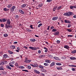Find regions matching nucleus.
I'll return each mask as SVG.
<instances>
[{
    "label": "nucleus",
    "mask_w": 76,
    "mask_h": 76,
    "mask_svg": "<svg viewBox=\"0 0 76 76\" xmlns=\"http://www.w3.org/2000/svg\"><path fill=\"white\" fill-rule=\"evenodd\" d=\"M15 9H16V7L15 6H12V7L10 8L11 12H13L14 11Z\"/></svg>",
    "instance_id": "1"
},
{
    "label": "nucleus",
    "mask_w": 76,
    "mask_h": 76,
    "mask_svg": "<svg viewBox=\"0 0 76 76\" xmlns=\"http://www.w3.org/2000/svg\"><path fill=\"white\" fill-rule=\"evenodd\" d=\"M5 28L6 29H9L10 28H12V26H10V25H7V24H6L5 25Z\"/></svg>",
    "instance_id": "2"
},
{
    "label": "nucleus",
    "mask_w": 76,
    "mask_h": 76,
    "mask_svg": "<svg viewBox=\"0 0 76 76\" xmlns=\"http://www.w3.org/2000/svg\"><path fill=\"white\" fill-rule=\"evenodd\" d=\"M4 62H7V61H4L0 62V66H3L4 64Z\"/></svg>",
    "instance_id": "3"
},
{
    "label": "nucleus",
    "mask_w": 76,
    "mask_h": 76,
    "mask_svg": "<svg viewBox=\"0 0 76 76\" xmlns=\"http://www.w3.org/2000/svg\"><path fill=\"white\" fill-rule=\"evenodd\" d=\"M11 23L10 21V19H8L7 20V25H10Z\"/></svg>",
    "instance_id": "4"
},
{
    "label": "nucleus",
    "mask_w": 76,
    "mask_h": 76,
    "mask_svg": "<svg viewBox=\"0 0 76 76\" xmlns=\"http://www.w3.org/2000/svg\"><path fill=\"white\" fill-rule=\"evenodd\" d=\"M67 13H68V17H69L70 15H71L73 14V13L71 12H68Z\"/></svg>",
    "instance_id": "5"
},
{
    "label": "nucleus",
    "mask_w": 76,
    "mask_h": 76,
    "mask_svg": "<svg viewBox=\"0 0 76 76\" xmlns=\"http://www.w3.org/2000/svg\"><path fill=\"white\" fill-rule=\"evenodd\" d=\"M55 65V62H53L51 63V64L50 65V67H52L53 66Z\"/></svg>",
    "instance_id": "6"
},
{
    "label": "nucleus",
    "mask_w": 76,
    "mask_h": 76,
    "mask_svg": "<svg viewBox=\"0 0 76 76\" xmlns=\"http://www.w3.org/2000/svg\"><path fill=\"white\" fill-rule=\"evenodd\" d=\"M59 34V32L58 31H56L53 33V34L54 35H58Z\"/></svg>",
    "instance_id": "7"
},
{
    "label": "nucleus",
    "mask_w": 76,
    "mask_h": 76,
    "mask_svg": "<svg viewBox=\"0 0 76 76\" xmlns=\"http://www.w3.org/2000/svg\"><path fill=\"white\" fill-rule=\"evenodd\" d=\"M65 23H70L71 22L69 20H64Z\"/></svg>",
    "instance_id": "8"
},
{
    "label": "nucleus",
    "mask_w": 76,
    "mask_h": 76,
    "mask_svg": "<svg viewBox=\"0 0 76 76\" xmlns=\"http://www.w3.org/2000/svg\"><path fill=\"white\" fill-rule=\"evenodd\" d=\"M58 19V17H57V16L54 17H53V18H52V20H56Z\"/></svg>",
    "instance_id": "9"
},
{
    "label": "nucleus",
    "mask_w": 76,
    "mask_h": 76,
    "mask_svg": "<svg viewBox=\"0 0 76 76\" xmlns=\"http://www.w3.org/2000/svg\"><path fill=\"white\" fill-rule=\"evenodd\" d=\"M19 12H20L21 13V14L23 15H24V14H25L24 12H23V10H19Z\"/></svg>",
    "instance_id": "10"
},
{
    "label": "nucleus",
    "mask_w": 76,
    "mask_h": 76,
    "mask_svg": "<svg viewBox=\"0 0 76 76\" xmlns=\"http://www.w3.org/2000/svg\"><path fill=\"white\" fill-rule=\"evenodd\" d=\"M64 48H66L67 49H68L69 48V47L67 45H66L64 46Z\"/></svg>",
    "instance_id": "11"
},
{
    "label": "nucleus",
    "mask_w": 76,
    "mask_h": 76,
    "mask_svg": "<svg viewBox=\"0 0 76 76\" xmlns=\"http://www.w3.org/2000/svg\"><path fill=\"white\" fill-rule=\"evenodd\" d=\"M38 49H39V48L37 47H33V50H37Z\"/></svg>",
    "instance_id": "12"
},
{
    "label": "nucleus",
    "mask_w": 76,
    "mask_h": 76,
    "mask_svg": "<svg viewBox=\"0 0 76 76\" xmlns=\"http://www.w3.org/2000/svg\"><path fill=\"white\" fill-rule=\"evenodd\" d=\"M34 71L37 74H40L39 72L38 71V70H37L34 69Z\"/></svg>",
    "instance_id": "13"
},
{
    "label": "nucleus",
    "mask_w": 76,
    "mask_h": 76,
    "mask_svg": "<svg viewBox=\"0 0 76 76\" xmlns=\"http://www.w3.org/2000/svg\"><path fill=\"white\" fill-rule=\"evenodd\" d=\"M70 59L71 60H76V58L75 57H71L70 58Z\"/></svg>",
    "instance_id": "14"
},
{
    "label": "nucleus",
    "mask_w": 76,
    "mask_h": 76,
    "mask_svg": "<svg viewBox=\"0 0 76 76\" xmlns=\"http://www.w3.org/2000/svg\"><path fill=\"white\" fill-rule=\"evenodd\" d=\"M8 57V56L7 54H4L3 55V57L4 58H6Z\"/></svg>",
    "instance_id": "15"
},
{
    "label": "nucleus",
    "mask_w": 76,
    "mask_h": 76,
    "mask_svg": "<svg viewBox=\"0 0 76 76\" xmlns=\"http://www.w3.org/2000/svg\"><path fill=\"white\" fill-rule=\"evenodd\" d=\"M43 6V4L40 3V4H39L38 5V7L39 8H40L42 7Z\"/></svg>",
    "instance_id": "16"
},
{
    "label": "nucleus",
    "mask_w": 76,
    "mask_h": 76,
    "mask_svg": "<svg viewBox=\"0 0 76 76\" xmlns=\"http://www.w3.org/2000/svg\"><path fill=\"white\" fill-rule=\"evenodd\" d=\"M57 7V6H56L54 7H53V12H54L55 11V10H56Z\"/></svg>",
    "instance_id": "17"
},
{
    "label": "nucleus",
    "mask_w": 76,
    "mask_h": 76,
    "mask_svg": "<svg viewBox=\"0 0 76 76\" xmlns=\"http://www.w3.org/2000/svg\"><path fill=\"white\" fill-rule=\"evenodd\" d=\"M53 58H54L55 60H56L58 61L59 60V59L57 57L55 56L53 57Z\"/></svg>",
    "instance_id": "18"
},
{
    "label": "nucleus",
    "mask_w": 76,
    "mask_h": 76,
    "mask_svg": "<svg viewBox=\"0 0 76 76\" xmlns=\"http://www.w3.org/2000/svg\"><path fill=\"white\" fill-rule=\"evenodd\" d=\"M45 62L47 63H51V61L50 60H45Z\"/></svg>",
    "instance_id": "19"
},
{
    "label": "nucleus",
    "mask_w": 76,
    "mask_h": 76,
    "mask_svg": "<svg viewBox=\"0 0 76 76\" xmlns=\"http://www.w3.org/2000/svg\"><path fill=\"white\" fill-rule=\"evenodd\" d=\"M7 68V69H9L10 70H11L12 69V68H11L9 66H6Z\"/></svg>",
    "instance_id": "20"
},
{
    "label": "nucleus",
    "mask_w": 76,
    "mask_h": 76,
    "mask_svg": "<svg viewBox=\"0 0 76 76\" xmlns=\"http://www.w3.org/2000/svg\"><path fill=\"white\" fill-rule=\"evenodd\" d=\"M10 48L12 49H14L15 48V46L14 45L11 46H10Z\"/></svg>",
    "instance_id": "21"
},
{
    "label": "nucleus",
    "mask_w": 76,
    "mask_h": 76,
    "mask_svg": "<svg viewBox=\"0 0 76 76\" xmlns=\"http://www.w3.org/2000/svg\"><path fill=\"white\" fill-rule=\"evenodd\" d=\"M38 67H39L40 69H43L44 68V67L42 66L41 65H39Z\"/></svg>",
    "instance_id": "22"
},
{
    "label": "nucleus",
    "mask_w": 76,
    "mask_h": 76,
    "mask_svg": "<svg viewBox=\"0 0 76 76\" xmlns=\"http://www.w3.org/2000/svg\"><path fill=\"white\" fill-rule=\"evenodd\" d=\"M61 6H59V7H57V10H59V9H61Z\"/></svg>",
    "instance_id": "23"
},
{
    "label": "nucleus",
    "mask_w": 76,
    "mask_h": 76,
    "mask_svg": "<svg viewBox=\"0 0 76 76\" xmlns=\"http://www.w3.org/2000/svg\"><path fill=\"white\" fill-rule=\"evenodd\" d=\"M49 57L50 58H53V56L51 55H48Z\"/></svg>",
    "instance_id": "24"
},
{
    "label": "nucleus",
    "mask_w": 76,
    "mask_h": 76,
    "mask_svg": "<svg viewBox=\"0 0 76 76\" xmlns=\"http://www.w3.org/2000/svg\"><path fill=\"white\" fill-rule=\"evenodd\" d=\"M35 39H30V41H31L32 42H34L35 41Z\"/></svg>",
    "instance_id": "25"
},
{
    "label": "nucleus",
    "mask_w": 76,
    "mask_h": 76,
    "mask_svg": "<svg viewBox=\"0 0 76 76\" xmlns=\"http://www.w3.org/2000/svg\"><path fill=\"white\" fill-rule=\"evenodd\" d=\"M57 31V30L56 29H53L52 30V31L53 32H56Z\"/></svg>",
    "instance_id": "26"
},
{
    "label": "nucleus",
    "mask_w": 76,
    "mask_h": 76,
    "mask_svg": "<svg viewBox=\"0 0 76 76\" xmlns=\"http://www.w3.org/2000/svg\"><path fill=\"white\" fill-rule=\"evenodd\" d=\"M70 8L71 9L73 10L75 8V6H71L70 7Z\"/></svg>",
    "instance_id": "27"
},
{
    "label": "nucleus",
    "mask_w": 76,
    "mask_h": 76,
    "mask_svg": "<svg viewBox=\"0 0 76 76\" xmlns=\"http://www.w3.org/2000/svg\"><path fill=\"white\" fill-rule=\"evenodd\" d=\"M72 53L73 54H74L76 53V50H74L73 51H72Z\"/></svg>",
    "instance_id": "28"
},
{
    "label": "nucleus",
    "mask_w": 76,
    "mask_h": 76,
    "mask_svg": "<svg viewBox=\"0 0 76 76\" xmlns=\"http://www.w3.org/2000/svg\"><path fill=\"white\" fill-rule=\"evenodd\" d=\"M0 70H4L3 66H1L0 67Z\"/></svg>",
    "instance_id": "29"
},
{
    "label": "nucleus",
    "mask_w": 76,
    "mask_h": 76,
    "mask_svg": "<svg viewBox=\"0 0 76 76\" xmlns=\"http://www.w3.org/2000/svg\"><path fill=\"white\" fill-rule=\"evenodd\" d=\"M67 31H68L69 32H71L72 31V30L71 29H67Z\"/></svg>",
    "instance_id": "30"
},
{
    "label": "nucleus",
    "mask_w": 76,
    "mask_h": 76,
    "mask_svg": "<svg viewBox=\"0 0 76 76\" xmlns=\"http://www.w3.org/2000/svg\"><path fill=\"white\" fill-rule=\"evenodd\" d=\"M17 49L18 50H15V51H16L17 52H19V51L20 50V48H17Z\"/></svg>",
    "instance_id": "31"
},
{
    "label": "nucleus",
    "mask_w": 76,
    "mask_h": 76,
    "mask_svg": "<svg viewBox=\"0 0 76 76\" xmlns=\"http://www.w3.org/2000/svg\"><path fill=\"white\" fill-rule=\"evenodd\" d=\"M12 6V4L8 5L7 6V7L8 8H10Z\"/></svg>",
    "instance_id": "32"
},
{
    "label": "nucleus",
    "mask_w": 76,
    "mask_h": 76,
    "mask_svg": "<svg viewBox=\"0 0 76 76\" xmlns=\"http://www.w3.org/2000/svg\"><path fill=\"white\" fill-rule=\"evenodd\" d=\"M42 23H40L38 25V26H37V27L39 28H40V26H42Z\"/></svg>",
    "instance_id": "33"
},
{
    "label": "nucleus",
    "mask_w": 76,
    "mask_h": 76,
    "mask_svg": "<svg viewBox=\"0 0 76 76\" xmlns=\"http://www.w3.org/2000/svg\"><path fill=\"white\" fill-rule=\"evenodd\" d=\"M8 52L10 54H13V52L12 51H10V50L8 51Z\"/></svg>",
    "instance_id": "34"
},
{
    "label": "nucleus",
    "mask_w": 76,
    "mask_h": 76,
    "mask_svg": "<svg viewBox=\"0 0 76 76\" xmlns=\"http://www.w3.org/2000/svg\"><path fill=\"white\" fill-rule=\"evenodd\" d=\"M19 68L20 69H25V67L23 66H20L19 67Z\"/></svg>",
    "instance_id": "35"
},
{
    "label": "nucleus",
    "mask_w": 76,
    "mask_h": 76,
    "mask_svg": "<svg viewBox=\"0 0 76 76\" xmlns=\"http://www.w3.org/2000/svg\"><path fill=\"white\" fill-rule=\"evenodd\" d=\"M66 57L64 56H63L61 57V59L64 60H65L66 59Z\"/></svg>",
    "instance_id": "36"
},
{
    "label": "nucleus",
    "mask_w": 76,
    "mask_h": 76,
    "mask_svg": "<svg viewBox=\"0 0 76 76\" xmlns=\"http://www.w3.org/2000/svg\"><path fill=\"white\" fill-rule=\"evenodd\" d=\"M57 68L58 70H62V67H57Z\"/></svg>",
    "instance_id": "37"
},
{
    "label": "nucleus",
    "mask_w": 76,
    "mask_h": 76,
    "mask_svg": "<svg viewBox=\"0 0 76 76\" xmlns=\"http://www.w3.org/2000/svg\"><path fill=\"white\" fill-rule=\"evenodd\" d=\"M3 10L4 11L6 12L8 10H9V9H7V8H4Z\"/></svg>",
    "instance_id": "38"
},
{
    "label": "nucleus",
    "mask_w": 76,
    "mask_h": 76,
    "mask_svg": "<svg viewBox=\"0 0 76 76\" xmlns=\"http://www.w3.org/2000/svg\"><path fill=\"white\" fill-rule=\"evenodd\" d=\"M21 7H23V8L25 7H26V5L25 4H23L21 6Z\"/></svg>",
    "instance_id": "39"
},
{
    "label": "nucleus",
    "mask_w": 76,
    "mask_h": 76,
    "mask_svg": "<svg viewBox=\"0 0 76 76\" xmlns=\"http://www.w3.org/2000/svg\"><path fill=\"white\" fill-rule=\"evenodd\" d=\"M37 53H38L39 54H40L41 53V50H39L37 51Z\"/></svg>",
    "instance_id": "40"
},
{
    "label": "nucleus",
    "mask_w": 76,
    "mask_h": 76,
    "mask_svg": "<svg viewBox=\"0 0 76 76\" xmlns=\"http://www.w3.org/2000/svg\"><path fill=\"white\" fill-rule=\"evenodd\" d=\"M56 64L58 66H61V64L60 63H57Z\"/></svg>",
    "instance_id": "41"
},
{
    "label": "nucleus",
    "mask_w": 76,
    "mask_h": 76,
    "mask_svg": "<svg viewBox=\"0 0 76 76\" xmlns=\"http://www.w3.org/2000/svg\"><path fill=\"white\" fill-rule=\"evenodd\" d=\"M33 25L32 24H31L29 26V27L30 28H31V29H34V28H33Z\"/></svg>",
    "instance_id": "42"
},
{
    "label": "nucleus",
    "mask_w": 76,
    "mask_h": 76,
    "mask_svg": "<svg viewBox=\"0 0 76 76\" xmlns=\"http://www.w3.org/2000/svg\"><path fill=\"white\" fill-rule=\"evenodd\" d=\"M64 16H68V14L67 13V12L65 13L64 14Z\"/></svg>",
    "instance_id": "43"
},
{
    "label": "nucleus",
    "mask_w": 76,
    "mask_h": 76,
    "mask_svg": "<svg viewBox=\"0 0 76 76\" xmlns=\"http://www.w3.org/2000/svg\"><path fill=\"white\" fill-rule=\"evenodd\" d=\"M69 66L70 67H76V66L73 65H69Z\"/></svg>",
    "instance_id": "44"
},
{
    "label": "nucleus",
    "mask_w": 76,
    "mask_h": 76,
    "mask_svg": "<svg viewBox=\"0 0 76 76\" xmlns=\"http://www.w3.org/2000/svg\"><path fill=\"white\" fill-rule=\"evenodd\" d=\"M15 61H12V62H10L9 63L10 64H13L15 63Z\"/></svg>",
    "instance_id": "45"
},
{
    "label": "nucleus",
    "mask_w": 76,
    "mask_h": 76,
    "mask_svg": "<svg viewBox=\"0 0 76 76\" xmlns=\"http://www.w3.org/2000/svg\"><path fill=\"white\" fill-rule=\"evenodd\" d=\"M22 71H24V72H29V71H28V70H23V69H22Z\"/></svg>",
    "instance_id": "46"
},
{
    "label": "nucleus",
    "mask_w": 76,
    "mask_h": 76,
    "mask_svg": "<svg viewBox=\"0 0 76 76\" xmlns=\"http://www.w3.org/2000/svg\"><path fill=\"white\" fill-rule=\"evenodd\" d=\"M8 35L7 34H4V37H8Z\"/></svg>",
    "instance_id": "47"
},
{
    "label": "nucleus",
    "mask_w": 76,
    "mask_h": 76,
    "mask_svg": "<svg viewBox=\"0 0 76 76\" xmlns=\"http://www.w3.org/2000/svg\"><path fill=\"white\" fill-rule=\"evenodd\" d=\"M15 65L16 67H18L19 66V65H18V64L16 62L15 64Z\"/></svg>",
    "instance_id": "48"
},
{
    "label": "nucleus",
    "mask_w": 76,
    "mask_h": 76,
    "mask_svg": "<svg viewBox=\"0 0 76 76\" xmlns=\"http://www.w3.org/2000/svg\"><path fill=\"white\" fill-rule=\"evenodd\" d=\"M30 66H32V67H36L34 65H33L32 64H30Z\"/></svg>",
    "instance_id": "49"
},
{
    "label": "nucleus",
    "mask_w": 76,
    "mask_h": 76,
    "mask_svg": "<svg viewBox=\"0 0 76 76\" xmlns=\"http://www.w3.org/2000/svg\"><path fill=\"white\" fill-rule=\"evenodd\" d=\"M44 65L45 66H48V64L47 63H44Z\"/></svg>",
    "instance_id": "50"
},
{
    "label": "nucleus",
    "mask_w": 76,
    "mask_h": 76,
    "mask_svg": "<svg viewBox=\"0 0 76 76\" xmlns=\"http://www.w3.org/2000/svg\"><path fill=\"white\" fill-rule=\"evenodd\" d=\"M34 66H35L36 67H37L38 66V64H34Z\"/></svg>",
    "instance_id": "51"
},
{
    "label": "nucleus",
    "mask_w": 76,
    "mask_h": 76,
    "mask_svg": "<svg viewBox=\"0 0 76 76\" xmlns=\"http://www.w3.org/2000/svg\"><path fill=\"white\" fill-rule=\"evenodd\" d=\"M2 22H5L6 21V20L5 18H3V19H2Z\"/></svg>",
    "instance_id": "52"
},
{
    "label": "nucleus",
    "mask_w": 76,
    "mask_h": 76,
    "mask_svg": "<svg viewBox=\"0 0 76 76\" xmlns=\"http://www.w3.org/2000/svg\"><path fill=\"white\" fill-rule=\"evenodd\" d=\"M29 48L30 49L32 50H33V47L30 46L29 47Z\"/></svg>",
    "instance_id": "53"
},
{
    "label": "nucleus",
    "mask_w": 76,
    "mask_h": 76,
    "mask_svg": "<svg viewBox=\"0 0 76 76\" xmlns=\"http://www.w3.org/2000/svg\"><path fill=\"white\" fill-rule=\"evenodd\" d=\"M27 69H31V66L28 65V66Z\"/></svg>",
    "instance_id": "54"
},
{
    "label": "nucleus",
    "mask_w": 76,
    "mask_h": 76,
    "mask_svg": "<svg viewBox=\"0 0 76 76\" xmlns=\"http://www.w3.org/2000/svg\"><path fill=\"white\" fill-rule=\"evenodd\" d=\"M19 16L17 15L15 16V18L16 19H18L19 18Z\"/></svg>",
    "instance_id": "55"
},
{
    "label": "nucleus",
    "mask_w": 76,
    "mask_h": 76,
    "mask_svg": "<svg viewBox=\"0 0 76 76\" xmlns=\"http://www.w3.org/2000/svg\"><path fill=\"white\" fill-rule=\"evenodd\" d=\"M56 42H57V44H59L60 41V40H57V41H56Z\"/></svg>",
    "instance_id": "56"
},
{
    "label": "nucleus",
    "mask_w": 76,
    "mask_h": 76,
    "mask_svg": "<svg viewBox=\"0 0 76 76\" xmlns=\"http://www.w3.org/2000/svg\"><path fill=\"white\" fill-rule=\"evenodd\" d=\"M52 0H47V2H51V1Z\"/></svg>",
    "instance_id": "57"
},
{
    "label": "nucleus",
    "mask_w": 76,
    "mask_h": 76,
    "mask_svg": "<svg viewBox=\"0 0 76 76\" xmlns=\"http://www.w3.org/2000/svg\"><path fill=\"white\" fill-rule=\"evenodd\" d=\"M9 65L10 66H11L12 67H14V66L11 64H9Z\"/></svg>",
    "instance_id": "58"
},
{
    "label": "nucleus",
    "mask_w": 76,
    "mask_h": 76,
    "mask_svg": "<svg viewBox=\"0 0 76 76\" xmlns=\"http://www.w3.org/2000/svg\"><path fill=\"white\" fill-rule=\"evenodd\" d=\"M50 26H48L47 27V30L49 31L50 30Z\"/></svg>",
    "instance_id": "59"
},
{
    "label": "nucleus",
    "mask_w": 76,
    "mask_h": 76,
    "mask_svg": "<svg viewBox=\"0 0 76 76\" xmlns=\"http://www.w3.org/2000/svg\"><path fill=\"white\" fill-rule=\"evenodd\" d=\"M71 25L70 24H69L68 25L67 27L68 28H70L71 26Z\"/></svg>",
    "instance_id": "60"
},
{
    "label": "nucleus",
    "mask_w": 76,
    "mask_h": 76,
    "mask_svg": "<svg viewBox=\"0 0 76 76\" xmlns=\"http://www.w3.org/2000/svg\"><path fill=\"white\" fill-rule=\"evenodd\" d=\"M72 71H75L76 70V69H75V68H72Z\"/></svg>",
    "instance_id": "61"
},
{
    "label": "nucleus",
    "mask_w": 76,
    "mask_h": 76,
    "mask_svg": "<svg viewBox=\"0 0 76 76\" xmlns=\"http://www.w3.org/2000/svg\"><path fill=\"white\" fill-rule=\"evenodd\" d=\"M73 36L72 35H67V37H72Z\"/></svg>",
    "instance_id": "62"
},
{
    "label": "nucleus",
    "mask_w": 76,
    "mask_h": 76,
    "mask_svg": "<svg viewBox=\"0 0 76 76\" xmlns=\"http://www.w3.org/2000/svg\"><path fill=\"white\" fill-rule=\"evenodd\" d=\"M27 61H28V63L31 62V60H27Z\"/></svg>",
    "instance_id": "63"
},
{
    "label": "nucleus",
    "mask_w": 76,
    "mask_h": 76,
    "mask_svg": "<svg viewBox=\"0 0 76 76\" xmlns=\"http://www.w3.org/2000/svg\"><path fill=\"white\" fill-rule=\"evenodd\" d=\"M73 18H76V15H73Z\"/></svg>",
    "instance_id": "64"
}]
</instances>
